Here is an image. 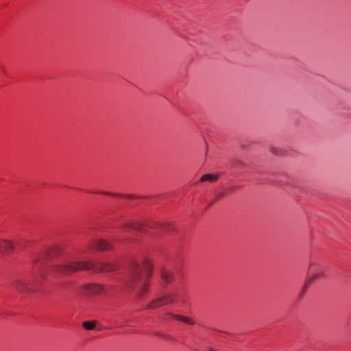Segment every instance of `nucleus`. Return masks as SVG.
<instances>
[{"mask_svg": "<svg viewBox=\"0 0 351 351\" xmlns=\"http://www.w3.org/2000/svg\"><path fill=\"white\" fill-rule=\"evenodd\" d=\"M56 273L69 275L76 271L93 270L109 272L114 271L116 266L111 263H102L100 266L96 265L91 261H71L66 264L58 265L54 267Z\"/></svg>", "mask_w": 351, "mask_h": 351, "instance_id": "1", "label": "nucleus"}, {"mask_svg": "<svg viewBox=\"0 0 351 351\" xmlns=\"http://www.w3.org/2000/svg\"><path fill=\"white\" fill-rule=\"evenodd\" d=\"M152 265L149 259H145L142 266L135 264L131 276V280L134 285H139V294L143 295L148 290V280L151 276Z\"/></svg>", "mask_w": 351, "mask_h": 351, "instance_id": "2", "label": "nucleus"}, {"mask_svg": "<svg viewBox=\"0 0 351 351\" xmlns=\"http://www.w3.org/2000/svg\"><path fill=\"white\" fill-rule=\"evenodd\" d=\"M176 294H169L166 296L154 300L147 305L148 308H156L164 305L174 303L177 300Z\"/></svg>", "mask_w": 351, "mask_h": 351, "instance_id": "3", "label": "nucleus"}, {"mask_svg": "<svg viewBox=\"0 0 351 351\" xmlns=\"http://www.w3.org/2000/svg\"><path fill=\"white\" fill-rule=\"evenodd\" d=\"M310 276L308 278V282H312L313 281L324 279V268L314 263H311L309 265Z\"/></svg>", "mask_w": 351, "mask_h": 351, "instance_id": "4", "label": "nucleus"}, {"mask_svg": "<svg viewBox=\"0 0 351 351\" xmlns=\"http://www.w3.org/2000/svg\"><path fill=\"white\" fill-rule=\"evenodd\" d=\"M88 248H95L98 251H110L112 250V244L105 239H97L92 241L90 243Z\"/></svg>", "mask_w": 351, "mask_h": 351, "instance_id": "5", "label": "nucleus"}, {"mask_svg": "<svg viewBox=\"0 0 351 351\" xmlns=\"http://www.w3.org/2000/svg\"><path fill=\"white\" fill-rule=\"evenodd\" d=\"M85 293L90 295H99L105 293V287L100 284H88L84 286Z\"/></svg>", "mask_w": 351, "mask_h": 351, "instance_id": "6", "label": "nucleus"}, {"mask_svg": "<svg viewBox=\"0 0 351 351\" xmlns=\"http://www.w3.org/2000/svg\"><path fill=\"white\" fill-rule=\"evenodd\" d=\"M165 319H173L177 320L180 322H182L184 324H188V325H193L195 324V321L193 319V318L187 316H183L176 314H172V313H167L166 315Z\"/></svg>", "mask_w": 351, "mask_h": 351, "instance_id": "7", "label": "nucleus"}, {"mask_svg": "<svg viewBox=\"0 0 351 351\" xmlns=\"http://www.w3.org/2000/svg\"><path fill=\"white\" fill-rule=\"evenodd\" d=\"M16 248V245L12 241L6 239H0V252L8 253Z\"/></svg>", "mask_w": 351, "mask_h": 351, "instance_id": "8", "label": "nucleus"}, {"mask_svg": "<svg viewBox=\"0 0 351 351\" xmlns=\"http://www.w3.org/2000/svg\"><path fill=\"white\" fill-rule=\"evenodd\" d=\"M143 226L138 222H132L124 225L123 227V231L125 232L135 233L138 231L141 230Z\"/></svg>", "mask_w": 351, "mask_h": 351, "instance_id": "9", "label": "nucleus"}, {"mask_svg": "<svg viewBox=\"0 0 351 351\" xmlns=\"http://www.w3.org/2000/svg\"><path fill=\"white\" fill-rule=\"evenodd\" d=\"M147 226L154 229H158L161 231H169L170 230V226L167 223H161L155 221L149 222Z\"/></svg>", "mask_w": 351, "mask_h": 351, "instance_id": "10", "label": "nucleus"}, {"mask_svg": "<svg viewBox=\"0 0 351 351\" xmlns=\"http://www.w3.org/2000/svg\"><path fill=\"white\" fill-rule=\"evenodd\" d=\"M219 178V174H215V173H207L203 175L200 178L201 182H214L217 181Z\"/></svg>", "mask_w": 351, "mask_h": 351, "instance_id": "11", "label": "nucleus"}, {"mask_svg": "<svg viewBox=\"0 0 351 351\" xmlns=\"http://www.w3.org/2000/svg\"><path fill=\"white\" fill-rule=\"evenodd\" d=\"M161 276L166 282H169L173 279V274L167 269H162L161 271Z\"/></svg>", "mask_w": 351, "mask_h": 351, "instance_id": "12", "label": "nucleus"}, {"mask_svg": "<svg viewBox=\"0 0 351 351\" xmlns=\"http://www.w3.org/2000/svg\"><path fill=\"white\" fill-rule=\"evenodd\" d=\"M60 250V247L58 245H53V246L48 248L46 250V252H45L46 256H56L59 253Z\"/></svg>", "mask_w": 351, "mask_h": 351, "instance_id": "13", "label": "nucleus"}, {"mask_svg": "<svg viewBox=\"0 0 351 351\" xmlns=\"http://www.w3.org/2000/svg\"><path fill=\"white\" fill-rule=\"evenodd\" d=\"M16 288L20 291H25L27 289L26 282L23 280H18L15 282Z\"/></svg>", "mask_w": 351, "mask_h": 351, "instance_id": "14", "label": "nucleus"}, {"mask_svg": "<svg viewBox=\"0 0 351 351\" xmlns=\"http://www.w3.org/2000/svg\"><path fill=\"white\" fill-rule=\"evenodd\" d=\"M82 326L86 330H93L95 327V322L93 321H86L82 323Z\"/></svg>", "mask_w": 351, "mask_h": 351, "instance_id": "15", "label": "nucleus"}, {"mask_svg": "<svg viewBox=\"0 0 351 351\" xmlns=\"http://www.w3.org/2000/svg\"><path fill=\"white\" fill-rule=\"evenodd\" d=\"M310 282H308V280H306V281L305 282L302 290L300 291V293L299 294V298H301L304 293H305L308 286L309 285Z\"/></svg>", "mask_w": 351, "mask_h": 351, "instance_id": "16", "label": "nucleus"}, {"mask_svg": "<svg viewBox=\"0 0 351 351\" xmlns=\"http://www.w3.org/2000/svg\"><path fill=\"white\" fill-rule=\"evenodd\" d=\"M41 256H42V254H37L36 257H35L34 258V261L36 264L40 261V260L41 259Z\"/></svg>", "mask_w": 351, "mask_h": 351, "instance_id": "17", "label": "nucleus"}, {"mask_svg": "<svg viewBox=\"0 0 351 351\" xmlns=\"http://www.w3.org/2000/svg\"><path fill=\"white\" fill-rule=\"evenodd\" d=\"M205 351H217L212 348H209L208 350H205Z\"/></svg>", "mask_w": 351, "mask_h": 351, "instance_id": "18", "label": "nucleus"}, {"mask_svg": "<svg viewBox=\"0 0 351 351\" xmlns=\"http://www.w3.org/2000/svg\"><path fill=\"white\" fill-rule=\"evenodd\" d=\"M117 241H118V239H114V242H117Z\"/></svg>", "mask_w": 351, "mask_h": 351, "instance_id": "19", "label": "nucleus"}]
</instances>
